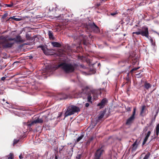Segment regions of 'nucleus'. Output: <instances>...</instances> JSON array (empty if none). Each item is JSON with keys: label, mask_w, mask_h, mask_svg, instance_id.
<instances>
[{"label": "nucleus", "mask_w": 159, "mask_h": 159, "mask_svg": "<svg viewBox=\"0 0 159 159\" xmlns=\"http://www.w3.org/2000/svg\"><path fill=\"white\" fill-rule=\"evenodd\" d=\"M11 41H14L16 42H23V40L21 36L18 35L16 38H9L8 35H2L0 36V45L2 46V48L7 49L11 48L13 45L14 43L9 42Z\"/></svg>", "instance_id": "f257e3e1"}, {"label": "nucleus", "mask_w": 159, "mask_h": 159, "mask_svg": "<svg viewBox=\"0 0 159 159\" xmlns=\"http://www.w3.org/2000/svg\"><path fill=\"white\" fill-rule=\"evenodd\" d=\"M58 66L61 67L66 73L72 72L75 70L74 65L70 63H62L59 64Z\"/></svg>", "instance_id": "f03ea898"}, {"label": "nucleus", "mask_w": 159, "mask_h": 159, "mask_svg": "<svg viewBox=\"0 0 159 159\" xmlns=\"http://www.w3.org/2000/svg\"><path fill=\"white\" fill-rule=\"evenodd\" d=\"M80 111V108L75 106L71 105L69 106L65 113V117L74 114Z\"/></svg>", "instance_id": "7ed1b4c3"}, {"label": "nucleus", "mask_w": 159, "mask_h": 159, "mask_svg": "<svg viewBox=\"0 0 159 159\" xmlns=\"http://www.w3.org/2000/svg\"><path fill=\"white\" fill-rule=\"evenodd\" d=\"M101 94L100 90H93L89 92L88 94H86L87 99H96L97 98H99Z\"/></svg>", "instance_id": "20e7f679"}, {"label": "nucleus", "mask_w": 159, "mask_h": 159, "mask_svg": "<svg viewBox=\"0 0 159 159\" xmlns=\"http://www.w3.org/2000/svg\"><path fill=\"white\" fill-rule=\"evenodd\" d=\"M139 31L133 32V34H136L137 35L141 34L143 36H145L147 38H148L149 32L148 28L146 26H143L142 27V30H139Z\"/></svg>", "instance_id": "39448f33"}, {"label": "nucleus", "mask_w": 159, "mask_h": 159, "mask_svg": "<svg viewBox=\"0 0 159 159\" xmlns=\"http://www.w3.org/2000/svg\"><path fill=\"white\" fill-rule=\"evenodd\" d=\"M135 111L136 108H134L132 116L128 119L126 121V125H129L131 124L134 120L135 118Z\"/></svg>", "instance_id": "423d86ee"}, {"label": "nucleus", "mask_w": 159, "mask_h": 159, "mask_svg": "<svg viewBox=\"0 0 159 159\" xmlns=\"http://www.w3.org/2000/svg\"><path fill=\"white\" fill-rule=\"evenodd\" d=\"M104 151L102 148L97 149L94 154V159H100Z\"/></svg>", "instance_id": "0eeeda50"}, {"label": "nucleus", "mask_w": 159, "mask_h": 159, "mask_svg": "<svg viewBox=\"0 0 159 159\" xmlns=\"http://www.w3.org/2000/svg\"><path fill=\"white\" fill-rule=\"evenodd\" d=\"M107 102V100H102L101 102L97 104L99 107L100 109L103 108Z\"/></svg>", "instance_id": "6e6552de"}, {"label": "nucleus", "mask_w": 159, "mask_h": 159, "mask_svg": "<svg viewBox=\"0 0 159 159\" xmlns=\"http://www.w3.org/2000/svg\"><path fill=\"white\" fill-rule=\"evenodd\" d=\"M51 43L53 46L54 47L59 48L61 46V45L57 42H52Z\"/></svg>", "instance_id": "1a4fd4ad"}, {"label": "nucleus", "mask_w": 159, "mask_h": 159, "mask_svg": "<svg viewBox=\"0 0 159 159\" xmlns=\"http://www.w3.org/2000/svg\"><path fill=\"white\" fill-rule=\"evenodd\" d=\"M48 35L49 36V38L50 39H55L54 36H53V33L51 31H49L48 32Z\"/></svg>", "instance_id": "9d476101"}, {"label": "nucleus", "mask_w": 159, "mask_h": 159, "mask_svg": "<svg viewBox=\"0 0 159 159\" xmlns=\"http://www.w3.org/2000/svg\"><path fill=\"white\" fill-rule=\"evenodd\" d=\"M144 86L145 89H148L152 87L151 85L147 82H145L144 84Z\"/></svg>", "instance_id": "9b49d317"}, {"label": "nucleus", "mask_w": 159, "mask_h": 159, "mask_svg": "<svg viewBox=\"0 0 159 159\" xmlns=\"http://www.w3.org/2000/svg\"><path fill=\"white\" fill-rule=\"evenodd\" d=\"M105 114V111H101L99 114V116L98 117V120H101Z\"/></svg>", "instance_id": "f8f14e48"}, {"label": "nucleus", "mask_w": 159, "mask_h": 159, "mask_svg": "<svg viewBox=\"0 0 159 159\" xmlns=\"http://www.w3.org/2000/svg\"><path fill=\"white\" fill-rule=\"evenodd\" d=\"M146 107L144 105L142 106L141 108V110L140 111V115L142 116H143L144 114V111L145 110Z\"/></svg>", "instance_id": "ddd939ff"}, {"label": "nucleus", "mask_w": 159, "mask_h": 159, "mask_svg": "<svg viewBox=\"0 0 159 159\" xmlns=\"http://www.w3.org/2000/svg\"><path fill=\"white\" fill-rule=\"evenodd\" d=\"M43 120L42 119H39L38 118L36 120H34V122L35 124L37 123H41L43 122Z\"/></svg>", "instance_id": "4468645a"}, {"label": "nucleus", "mask_w": 159, "mask_h": 159, "mask_svg": "<svg viewBox=\"0 0 159 159\" xmlns=\"http://www.w3.org/2000/svg\"><path fill=\"white\" fill-rule=\"evenodd\" d=\"M137 140H136L135 142L132 144V149L135 150L138 147V144H137Z\"/></svg>", "instance_id": "2eb2a0df"}, {"label": "nucleus", "mask_w": 159, "mask_h": 159, "mask_svg": "<svg viewBox=\"0 0 159 159\" xmlns=\"http://www.w3.org/2000/svg\"><path fill=\"white\" fill-rule=\"evenodd\" d=\"M26 38L28 40H32V39L31 37V35L27 33L26 34Z\"/></svg>", "instance_id": "dca6fc26"}, {"label": "nucleus", "mask_w": 159, "mask_h": 159, "mask_svg": "<svg viewBox=\"0 0 159 159\" xmlns=\"http://www.w3.org/2000/svg\"><path fill=\"white\" fill-rule=\"evenodd\" d=\"M156 134L157 137L158 136L159 133V124L157 125L156 128Z\"/></svg>", "instance_id": "f3484780"}, {"label": "nucleus", "mask_w": 159, "mask_h": 159, "mask_svg": "<svg viewBox=\"0 0 159 159\" xmlns=\"http://www.w3.org/2000/svg\"><path fill=\"white\" fill-rule=\"evenodd\" d=\"M93 139L94 138L93 137H91L89 138L86 144L88 145L89 144L90 142L93 140Z\"/></svg>", "instance_id": "a211bd4d"}, {"label": "nucleus", "mask_w": 159, "mask_h": 159, "mask_svg": "<svg viewBox=\"0 0 159 159\" xmlns=\"http://www.w3.org/2000/svg\"><path fill=\"white\" fill-rule=\"evenodd\" d=\"M12 20H14L16 21H19L21 20V18H16L15 16H13L10 17Z\"/></svg>", "instance_id": "6ab92c4d"}, {"label": "nucleus", "mask_w": 159, "mask_h": 159, "mask_svg": "<svg viewBox=\"0 0 159 159\" xmlns=\"http://www.w3.org/2000/svg\"><path fill=\"white\" fill-rule=\"evenodd\" d=\"M8 157V159H14V155L12 153H10Z\"/></svg>", "instance_id": "aec40b11"}, {"label": "nucleus", "mask_w": 159, "mask_h": 159, "mask_svg": "<svg viewBox=\"0 0 159 159\" xmlns=\"http://www.w3.org/2000/svg\"><path fill=\"white\" fill-rule=\"evenodd\" d=\"M150 155V153L149 152H148L145 155V156L143 157V159H148V158L149 157Z\"/></svg>", "instance_id": "412c9836"}, {"label": "nucleus", "mask_w": 159, "mask_h": 159, "mask_svg": "<svg viewBox=\"0 0 159 159\" xmlns=\"http://www.w3.org/2000/svg\"><path fill=\"white\" fill-rule=\"evenodd\" d=\"M84 135H82L80 136L77 139L76 141L77 143L79 142L84 137Z\"/></svg>", "instance_id": "4be33fe9"}, {"label": "nucleus", "mask_w": 159, "mask_h": 159, "mask_svg": "<svg viewBox=\"0 0 159 159\" xmlns=\"http://www.w3.org/2000/svg\"><path fill=\"white\" fill-rule=\"evenodd\" d=\"M34 124H35V122H34V121H32V122H31L30 123H28L27 124V125L28 126L30 127V126H32V125H34Z\"/></svg>", "instance_id": "5701e85b"}, {"label": "nucleus", "mask_w": 159, "mask_h": 159, "mask_svg": "<svg viewBox=\"0 0 159 159\" xmlns=\"http://www.w3.org/2000/svg\"><path fill=\"white\" fill-rule=\"evenodd\" d=\"M148 138H147L146 137H145V138L143 141V143H142L143 145H144L146 143V142H147V141L148 140Z\"/></svg>", "instance_id": "b1692460"}, {"label": "nucleus", "mask_w": 159, "mask_h": 159, "mask_svg": "<svg viewBox=\"0 0 159 159\" xmlns=\"http://www.w3.org/2000/svg\"><path fill=\"white\" fill-rule=\"evenodd\" d=\"M148 138H147L146 137H145V138L143 141V143H142L143 145H144L146 143V142H147V141L148 140Z\"/></svg>", "instance_id": "393cba45"}, {"label": "nucleus", "mask_w": 159, "mask_h": 159, "mask_svg": "<svg viewBox=\"0 0 159 159\" xmlns=\"http://www.w3.org/2000/svg\"><path fill=\"white\" fill-rule=\"evenodd\" d=\"M98 27L94 23H93V25L92 26V28L93 29L95 28H97V29L98 30Z\"/></svg>", "instance_id": "a878e982"}, {"label": "nucleus", "mask_w": 159, "mask_h": 159, "mask_svg": "<svg viewBox=\"0 0 159 159\" xmlns=\"http://www.w3.org/2000/svg\"><path fill=\"white\" fill-rule=\"evenodd\" d=\"M98 27L94 23H93V25L92 26V28L93 29L95 28H97V29L98 30Z\"/></svg>", "instance_id": "bb28decb"}, {"label": "nucleus", "mask_w": 159, "mask_h": 159, "mask_svg": "<svg viewBox=\"0 0 159 159\" xmlns=\"http://www.w3.org/2000/svg\"><path fill=\"white\" fill-rule=\"evenodd\" d=\"M19 139H14V142H13V144H16L19 142Z\"/></svg>", "instance_id": "cd10ccee"}, {"label": "nucleus", "mask_w": 159, "mask_h": 159, "mask_svg": "<svg viewBox=\"0 0 159 159\" xmlns=\"http://www.w3.org/2000/svg\"><path fill=\"white\" fill-rule=\"evenodd\" d=\"M93 29L95 33H97L99 32L100 30L98 27V30L97 29V28H95Z\"/></svg>", "instance_id": "c85d7f7f"}, {"label": "nucleus", "mask_w": 159, "mask_h": 159, "mask_svg": "<svg viewBox=\"0 0 159 159\" xmlns=\"http://www.w3.org/2000/svg\"><path fill=\"white\" fill-rule=\"evenodd\" d=\"M151 133V131H148L145 137L148 138Z\"/></svg>", "instance_id": "c756f323"}, {"label": "nucleus", "mask_w": 159, "mask_h": 159, "mask_svg": "<svg viewBox=\"0 0 159 159\" xmlns=\"http://www.w3.org/2000/svg\"><path fill=\"white\" fill-rule=\"evenodd\" d=\"M81 157V154H79L77 156L76 159H80Z\"/></svg>", "instance_id": "7c9ffc66"}, {"label": "nucleus", "mask_w": 159, "mask_h": 159, "mask_svg": "<svg viewBox=\"0 0 159 159\" xmlns=\"http://www.w3.org/2000/svg\"><path fill=\"white\" fill-rule=\"evenodd\" d=\"M7 77L6 75H5V76L2 77L1 78V80L3 81H4L6 78Z\"/></svg>", "instance_id": "2f4dec72"}, {"label": "nucleus", "mask_w": 159, "mask_h": 159, "mask_svg": "<svg viewBox=\"0 0 159 159\" xmlns=\"http://www.w3.org/2000/svg\"><path fill=\"white\" fill-rule=\"evenodd\" d=\"M139 68V67L134 68L131 71H134L136 70H137Z\"/></svg>", "instance_id": "473e14b6"}, {"label": "nucleus", "mask_w": 159, "mask_h": 159, "mask_svg": "<svg viewBox=\"0 0 159 159\" xmlns=\"http://www.w3.org/2000/svg\"><path fill=\"white\" fill-rule=\"evenodd\" d=\"M126 111H131V108L129 107H127L126 108Z\"/></svg>", "instance_id": "72a5a7b5"}, {"label": "nucleus", "mask_w": 159, "mask_h": 159, "mask_svg": "<svg viewBox=\"0 0 159 159\" xmlns=\"http://www.w3.org/2000/svg\"><path fill=\"white\" fill-rule=\"evenodd\" d=\"M148 127H149V126H146L143 129V131H145V132L146 131L148 130Z\"/></svg>", "instance_id": "f704fd0d"}, {"label": "nucleus", "mask_w": 159, "mask_h": 159, "mask_svg": "<svg viewBox=\"0 0 159 159\" xmlns=\"http://www.w3.org/2000/svg\"><path fill=\"white\" fill-rule=\"evenodd\" d=\"M117 13L116 12H115L113 13H111L110 14V15L112 16H114L115 15L117 14Z\"/></svg>", "instance_id": "c9c22d12"}, {"label": "nucleus", "mask_w": 159, "mask_h": 159, "mask_svg": "<svg viewBox=\"0 0 159 159\" xmlns=\"http://www.w3.org/2000/svg\"><path fill=\"white\" fill-rule=\"evenodd\" d=\"M39 47H40L41 48H42V49L43 50L44 53L45 54H46V53H45V52H44V48H43V47L42 46H39Z\"/></svg>", "instance_id": "e433bc0d"}, {"label": "nucleus", "mask_w": 159, "mask_h": 159, "mask_svg": "<svg viewBox=\"0 0 159 159\" xmlns=\"http://www.w3.org/2000/svg\"><path fill=\"white\" fill-rule=\"evenodd\" d=\"M73 97H70V96H67L66 98H65V99H69V98H73Z\"/></svg>", "instance_id": "4c0bfd02"}, {"label": "nucleus", "mask_w": 159, "mask_h": 159, "mask_svg": "<svg viewBox=\"0 0 159 159\" xmlns=\"http://www.w3.org/2000/svg\"><path fill=\"white\" fill-rule=\"evenodd\" d=\"M6 5L8 7H11L12 6V4H7Z\"/></svg>", "instance_id": "58836bf2"}, {"label": "nucleus", "mask_w": 159, "mask_h": 159, "mask_svg": "<svg viewBox=\"0 0 159 159\" xmlns=\"http://www.w3.org/2000/svg\"><path fill=\"white\" fill-rule=\"evenodd\" d=\"M89 106V104L88 103H87L85 104V106L86 107H88Z\"/></svg>", "instance_id": "ea45409f"}, {"label": "nucleus", "mask_w": 159, "mask_h": 159, "mask_svg": "<svg viewBox=\"0 0 159 159\" xmlns=\"http://www.w3.org/2000/svg\"><path fill=\"white\" fill-rule=\"evenodd\" d=\"M7 15V13H5L4 14V15H3V17H6Z\"/></svg>", "instance_id": "a19ab883"}, {"label": "nucleus", "mask_w": 159, "mask_h": 159, "mask_svg": "<svg viewBox=\"0 0 159 159\" xmlns=\"http://www.w3.org/2000/svg\"><path fill=\"white\" fill-rule=\"evenodd\" d=\"M19 157L20 159H22L23 157H22V156L21 154H20L19 156Z\"/></svg>", "instance_id": "79ce46f5"}, {"label": "nucleus", "mask_w": 159, "mask_h": 159, "mask_svg": "<svg viewBox=\"0 0 159 159\" xmlns=\"http://www.w3.org/2000/svg\"><path fill=\"white\" fill-rule=\"evenodd\" d=\"M62 115V114L61 113H60L59 114V115L58 116V117H60Z\"/></svg>", "instance_id": "37998d69"}, {"label": "nucleus", "mask_w": 159, "mask_h": 159, "mask_svg": "<svg viewBox=\"0 0 159 159\" xmlns=\"http://www.w3.org/2000/svg\"><path fill=\"white\" fill-rule=\"evenodd\" d=\"M100 3H98V4H97V5H96V6H97V7H99V6H100Z\"/></svg>", "instance_id": "c03bdc74"}, {"label": "nucleus", "mask_w": 159, "mask_h": 159, "mask_svg": "<svg viewBox=\"0 0 159 159\" xmlns=\"http://www.w3.org/2000/svg\"><path fill=\"white\" fill-rule=\"evenodd\" d=\"M133 8H131L130 9H128L127 10L128 11V10L132 11L133 10Z\"/></svg>", "instance_id": "a18cd8bd"}, {"label": "nucleus", "mask_w": 159, "mask_h": 159, "mask_svg": "<svg viewBox=\"0 0 159 159\" xmlns=\"http://www.w3.org/2000/svg\"><path fill=\"white\" fill-rule=\"evenodd\" d=\"M55 159H58L57 156L56 155H55Z\"/></svg>", "instance_id": "49530a36"}, {"label": "nucleus", "mask_w": 159, "mask_h": 159, "mask_svg": "<svg viewBox=\"0 0 159 159\" xmlns=\"http://www.w3.org/2000/svg\"><path fill=\"white\" fill-rule=\"evenodd\" d=\"M88 100L89 101V102H91V103H92V101H91V100Z\"/></svg>", "instance_id": "de8ad7c7"}, {"label": "nucleus", "mask_w": 159, "mask_h": 159, "mask_svg": "<svg viewBox=\"0 0 159 159\" xmlns=\"http://www.w3.org/2000/svg\"><path fill=\"white\" fill-rule=\"evenodd\" d=\"M156 115H155V116H154V119L155 120V118H156Z\"/></svg>", "instance_id": "09e8293b"}, {"label": "nucleus", "mask_w": 159, "mask_h": 159, "mask_svg": "<svg viewBox=\"0 0 159 159\" xmlns=\"http://www.w3.org/2000/svg\"><path fill=\"white\" fill-rule=\"evenodd\" d=\"M83 93H81V95H83Z\"/></svg>", "instance_id": "8fccbe9b"}, {"label": "nucleus", "mask_w": 159, "mask_h": 159, "mask_svg": "<svg viewBox=\"0 0 159 159\" xmlns=\"http://www.w3.org/2000/svg\"><path fill=\"white\" fill-rule=\"evenodd\" d=\"M74 98H77V97H74Z\"/></svg>", "instance_id": "3c124183"}, {"label": "nucleus", "mask_w": 159, "mask_h": 159, "mask_svg": "<svg viewBox=\"0 0 159 159\" xmlns=\"http://www.w3.org/2000/svg\"><path fill=\"white\" fill-rule=\"evenodd\" d=\"M102 99L104 100V99H106V98H103Z\"/></svg>", "instance_id": "603ef678"}, {"label": "nucleus", "mask_w": 159, "mask_h": 159, "mask_svg": "<svg viewBox=\"0 0 159 159\" xmlns=\"http://www.w3.org/2000/svg\"><path fill=\"white\" fill-rule=\"evenodd\" d=\"M2 101H3V102H4V101H5V100H2Z\"/></svg>", "instance_id": "864d4df0"}, {"label": "nucleus", "mask_w": 159, "mask_h": 159, "mask_svg": "<svg viewBox=\"0 0 159 159\" xmlns=\"http://www.w3.org/2000/svg\"><path fill=\"white\" fill-rule=\"evenodd\" d=\"M6 102V103H7V104H8V102Z\"/></svg>", "instance_id": "5fc2aeb1"}, {"label": "nucleus", "mask_w": 159, "mask_h": 159, "mask_svg": "<svg viewBox=\"0 0 159 159\" xmlns=\"http://www.w3.org/2000/svg\"><path fill=\"white\" fill-rule=\"evenodd\" d=\"M100 65V63H98V65Z\"/></svg>", "instance_id": "6e6d98bb"}]
</instances>
